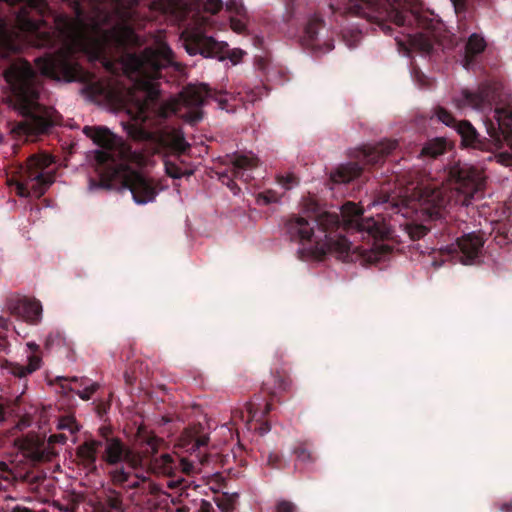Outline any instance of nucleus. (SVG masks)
I'll list each match as a JSON object with an SVG mask.
<instances>
[{"label": "nucleus", "mask_w": 512, "mask_h": 512, "mask_svg": "<svg viewBox=\"0 0 512 512\" xmlns=\"http://www.w3.org/2000/svg\"><path fill=\"white\" fill-rule=\"evenodd\" d=\"M133 30L123 23H114L113 16L99 8L89 15L84 3L76 9L73 20H59L57 41L61 46L53 56L38 58L36 67L45 76L58 81L72 82L82 79V69L75 54L85 52L91 60L98 59L108 45H124L133 41Z\"/></svg>", "instance_id": "1"}, {"label": "nucleus", "mask_w": 512, "mask_h": 512, "mask_svg": "<svg viewBox=\"0 0 512 512\" xmlns=\"http://www.w3.org/2000/svg\"><path fill=\"white\" fill-rule=\"evenodd\" d=\"M362 211L351 202L339 210L305 211V215L289 221L288 231L292 237L311 244V252L316 255L335 254L344 261H353L362 251L351 240L341 234L332 236V230L342 225L345 229L367 233L373 238L383 237L387 232L385 224L374 218H362Z\"/></svg>", "instance_id": "3"}, {"label": "nucleus", "mask_w": 512, "mask_h": 512, "mask_svg": "<svg viewBox=\"0 0 512 512\" xmlns=\"http://www.w3.org/2000/svg\"><path fill=\"white\" fill-rule=\"evenodd\" d=\"M441 264H442V263L437 264L436 262H432V265H434V266H441Z\"/></svg>", "instance_id": "64"}, {"label": "nucleus", "mask_w": 512, "mask_h": 512, "mask_svg": "<svg viewBox=\"0 0 512 512\" xmlns=\"http://www.w3.org/2000/svg\"><path fill=\"white\" fill-rule=\"evenodd\" d=\"M397 146V142L393 140H387L385 142L379 143L377 146L373 148H369L368 150H363V158L367 163L376 164L380 161L382 156L388 155L391 153Z\"/></svg>", "instance_id": "24"}, {"label": "nucleus", "mask_w": 512, "mask_h": 512, "mask_svg": "<svg viewBox=\"0 0 512 512\" xmlns=\"http://www.w3.org/2000/svg\"><path fill=\"white\" fill-rule=\"evenodd\" d=\"M233 164L235 168V177H244L242 170L255 167L257 164V158L252 153L239 154L234 156Z\"/></svg>", "instance_id": "30"}, {"label": "nucleus", "mask_w": 512, "mask_h": 512, "mask_svg": "<svg viewBox=\"0 0 512 512\" xmlns=\"http://www.w3.org/2000/svg\"><path fill=\"white\" fill-rule=\"evenodd\" d=\"M77 386L78 388L76 389L75 394H77L84 401L90 400L93 394L100 387L98 383L91 382L89 378L84 386H79V384H77Z\"/></svg>", "instance_id": "36"}, {"label": "nucleus", "mask_w": 512, "mask_h": 512, "mask_svg": "<svg viewBox=\"0 0 512 512\" xmlns=\"http://www.w3.org/2000/svg\"><path fill=\"white\" fill-rule=\"evenodd\" d=\"M88 381L87 377H65V376H56L54 379L49 380L50 385H57L59 387V393L63 398H69L71 393H75L76 389L71 385L72 383L79 384V386H84Z\"/></svg>", "instance_id": "23"}, {"label": "nucleus", "mask_w": 512, "mask_h": 512, "mask_svg": "<svg viewBox=\"0 0 512 512\" xmlns=\"http://www.w3.org/2000/svg\"><path fill=\"white\" fill-rule=\"evenodd\" d=\"M67 441V436L63 433L52 434L49 437V443L52 444H65Z\"/></svg>", "instance_id": "47"}, {"label": "nucleus", "mask_w": 512, "mask_h": 512, "mask_svg": "<svg viewBox=\"0 0 512 512\" xmlns=\"http://www.w3.org/2000/svg\"><path fill=\"white\" fill-rule=\"evenodd\" d=\"M333 49V45L331 43L327 44L326 51H330Z\"/></svg>", "instance_id": "61"}, {"label": "nucleus", "mask_w": 512, "mask_h": 512, "mask_svg": "<svg viewBox=\"0 0 512 512\" xmlns=\"http://www.w3.org/2000/svg\"><path fill=\"white\" fill-rule=\"evenodd\" d=\"M53 158L49 155L33 156L28 160L24 179L16 183L17 194L21 197L42 196L55 178L49 166Z\"/></svg>", "instance_id": "8"}, {"label": "nucleus", "mask_w": 512, "mask_h": 512, "mask_svg": "<svg viewBox=\"0 0 512 512\" xmlns=\"http://www.w3.org/2000/svg\"><path fill=\"white\" fill-rule=\"evenodd\" d=\"M202 22L197 27L191 28L186 31L187 39L185 49L191 56L201 54L205 58L220 57L227 47L226 42L218 41L212 36L205 34L202 26L206 23L207 19L202 17Z\"/></svg>", "instance_id": "10"}, {"label": "nucleus", "mask_w": 512, "mask_h": 512, "mask_svg": "<svg viewBox=\"0 0 512 512\" xmlns=\"http://www.w3.org/2000/svg\"><path fill=\"white\" fill-rule=\"evenodd\" d=\"M230 24H231V28H232L235 32H237V33H241L242 31H244V30H245V26H246V25H245V23H244L242 20H240V19H234V18H232V19L230 20Z\"/></svg>", "instance_id": "48"}, {"label": "nucleus", "mask_w": 512, "mask_h": 512, "mask_svg": "<svg viewBox=\"0 0 512 512\" xmlns=\"http://www.w3.org/2000/svg\"><path fill=\"white\" fill-rule=\"evenodd\" d=\"M272 409V404L270 402H267L265 405L264 410L259 414L256 410L253 409V404H249L247 411H248V424L249 429L253 428L255 431H257L260 435H264L268 433L271 429L270 424L267 421H264L263 418L270 413Z\"/></svg>", "instance_id": "21"}, {"label": "nucleus", "mask_w": 512, "mask_h": 512, "mask_svg": "<svg viewBox=\"0 0 512 512\" xmlns=\"http://www.w3.org/2000/svg\"><path fill=\"white\" fill-rule=\"evenodd\" d=\"M408 42L412 48L418 49L424 53H429L432 50V42L423 34L409 35Z\"/></svg>", "instance_id": "33"}, {"label": "nucleus", "mask_w": 512, "mask_h": 512, "mask_svg": "<svg viewBox=\"0 0 512 512\" xmlns=\"http://www.w3.org/2000/svg\"><path fill=\"white\" fill-rule=\"evenodd\" d=\"M180 442L181 446L187 450L200 451L208 445L209 436L201 423H195L185 428L180 437Z\"/></svg>", "instance_id": "16"}, {"label": "nucleus", "mask_w": 512, "mask_h": 512, "mask_svg": "<svg viewBox=\"0 0 512 512\" xmlns=\"http://www.w3.org/2000/svg\"><path fill=\"white\" fill-rule=\"evenodd\" d=\"M405 230L411 239H420L427 233V228L422 224H406Z\"/></svg>", "instance_id": "38"}, {"label": "nucleus", "mask_w": 512, "mask_h": 512, "mask_svg": "<svg viewBox=\"0 0 512 512\" xmlns=\"http://www.w3.org/2000/svg\"><path fill=\"white\" fill-rule=\"evenodd\" d=\"M9 309L33 323L38 322L42 316V305L37 300L21 299L16 306L10 303Z\"/></svg>", "instance_id": "20"}, {"label": "nucleus", "mask_w": 512, "mask_h": 512, "mask_svg": "<svg viewBox=\"0 0 512 512\" xmlns=\"http://www.w3.org/2000/svg\"><path fill=\"white\" fill-rule=\"evenodd\" d=\"M163 439L157 437L146 425H139L134 435V445L140 449L143 459L142 466H148L150 471L157 475L171 476L175 469V460L164 453L157 457Z\"/></svg>", "instance_id": "7"}, {"label": "nucleus", "mask_w": 512, "mask_h": 512, "mask_svg": "<svg viewBox=\"0 0 512 512\" xmlns=\"http://www.w3.org/2000/svg\"><path fill=\"white\" fill-rule=\"evenodd\" d=\"M197 512H216V510L209 501L202 499Z\"/></svg>", "instance_id": "49"}, {"label": "nucleus", "mask_w": 512, "mask_h": 512, "mask_svg": "<svg viewBox=\"0 0 512 512\" xmlns=\"http://www.w3.org/2000/svg\"><path fill=\"white\" fill-rule=\"evenodd\" d=\"M450 201L446 194V189L417 187L409 196H404L401 204L384 201L385 209H391L394 214H401L402 217H408L410 210L415 213L426 214L429 218L441 216V209Z\"/></svg>", "instance_id": "6"}, {"label": "nucleus", "mask_w": 512, "mask_h": 512, "mask_svg": "<svg viewBox=\"0 0 512 512\" xmlns=\"http://www.w3.org/2000/svg\"><path fill=\"white\" fill-rule=\"evenodd\" d=\"M243 55V52L242 51H233L232 53V56H231V61L233 62V64H237L238 61L240 60V58L242 57Z\"/></svg>", "instance_id": "51"}, {"label": "nucleus", "mask_w": 512, "mask_h": 512, "mask_svg": "<svg viewBox=\"0 0 512 512\" xmlns=\"http://www.w3.org/2000/svg\"><path fill=\"white\" fill-rule=\"evenodd\" d=\"M14 37L15 38L20 37V33L19 32L8 33L4 29L0 31L1 42H2V44L4 46V48L9 50V51H16V50L21 48V43L20 42H16L14 40Z\"/></svg>", "instance_id": "35"}, {"label": "nucleus", "mask_w": 512, "mask_h": 512, "mask_svg": "<svg viewBox=\"0 0 512 512\" xmlns=\"http://www.w3.org/2000/svg\"><path fill=\"white\" fill-rule=\"evenodd\" d=\"M486 47V42L484 38L478 34H472L466 45L465 58L463 60V67L465 69H469L471 66V61L469 57L471 55H476L484 51Z\"/></svg>", "instance_id": "26"}, {"label": "nucleus", "mask_w": 512, "mask_h": 512, "mask_svg": "<svg viewBox=\"0 0 512 512\" xmlns=\"http://www.w3.org/2000/svg\"><path fill=\"white\" fill-rule=\"evenodd\" d=\"M41 361L39 354H30L27 364L10 363V371L14 376L22 378L38 370Z\"/></svg>", "instance_id": "25"}, {"label": "nucleus", "mask_w": 512, "mask_h": 512, "mask_svg": "<svg viewBox=\"0 0 512 512\" xmlns=\"http://www.w3.org/2000/svg\"><path fill=\"white\" fill-rule=\"evenodd\" d=\"M5 408L2 404H0V422H3L5 420ZM9 484L8 477H2L0 478V493L4 492L6 490V486Z\"/></svg>", "instance_id": "46"}, {"label": "nucleus", "mask_w": 512, "mask_h": 512, "mask_svg": "<svg viewBox=\"0 0 512 512\" xmlns=\"http://www.w3.org/2000/svg\"><path fill=\"white\" fill-rule=\"evenodd\" d=\"M5 79L19 102L20 111L36 117L40 106V83L30 64L24 60L14 62L5 72Z\"/></svg>", "instance_id": "5"}, {"label": "nucleus", "mask_w": 512, "mask_h": 512, "mask_svg": "<svg viewBox=\"0 0 512 512\" xmlns=\"http://www.w3.org/2000/svg\"><path fill=\"white\" fill-rule=\"evenodd\" d=\"M111 482L114 486L129 490L140 488L145 484V479L137 474L127 471L125 468H115L109 473Z\"/></svg>", "instance_id": "19"}, {"label": "nucleus", "mask_w": 512, "mask_h": 512, "mask_svg": "<svg viewBox=\"0 0 512 512\" xmlns=\"http://www.w3.org/2000/svg\"><path fill=\"white\" fill-rule=\"evenodd\" d=\"M0 326H1L2 328H7V326H8V322H7V320H6V319H4V318H2V317H0Z\"/></svg>", "instance_id": "57"}, {"label": "nucleus", "mask_w": 512, "mask_h": 512, "mask_svg": "<svg viewBox=\"0 0 512 512\" xmlns=\"http://www.w3.org/2000/svg\"><path fill=\"white\" fill-rule=\"evenodd\" d=\"M161 141L179 152H184L189 146L182 132L175 129L169 131L166 135H162Z\"/></svg>", "instance_id": "29"}, {"label": "nucleus", "mask_w": 512, "mask_h": 512, "mask_svg": "<svg viewBox=\"0 0 512 512\" xmlns=\"http://www.w3.org/2000/svg\"><path fill=\"white\" fill-rule=\"evenodd\" d=\"M383 30L386 32V31L390 30V28H389V27H387V26H384V27H383Z\"/></svg>", "instance_id": "63"}, {"label": "nucleus", "mask_w": 512, "mask_h": 512, "mask_svg": "<svg viewBox=\"0 0 512 512\" xmlns=\"http://www.w3.org/2000/svg\"><path fill=\"white\" fill-rule=\"evenodd\" d=\"M98 434L100 436V439H96V442L100 443L99 446L102 447L103 442L106 441V439L110 438H117V436L113 435V431L110 427L102 426L98 429Z\"/></svg>", "instance_id": "42"}, {"label": "nucleus", "mask_w": 512, "mask_h": 512, "mask_svg": "<svg viewBox=\"0 0 512 512\" xmlns=\"http://www.w3.org/2000/svg\"><path fill=\"white\" fill-rule=\"evenodd\" d=\"M91 512H125L122 493L112 488L104 489L91 504Z\"/></svg>", "instance_id": "15"}, {"label": "nucleus", "mask_w": 512, "mask_h": 512, "mask_svg": "<svg viewBox=\"0 0 512 512\" xmlns=\"http://www.w3.org/2000/svg\"><path fill=\"white\" fill-rule=\"evenodd\" d=\"M203 8L205 11L215 14L222 8V3L220 0H205Z\"/></svg>", "instance_id": "44"}, {"label": "nucleus", "mask_w": 512, "mask_h": 512, "mask_svg": "<svg viewBox=\"0 0 512 512\" xmlns=\"http://www.w3.org/2000/svg\"><path fill=\"white\" fill-rule=\"evenodd\" d=\"M96 439H89L76 448V456L83 467L89 472L97 471V454L101 446Z\"/></svg>", "instance_id": "17"}, {"label": "nucleus", "mask_w": 512, "mask_h": 512, "mask_svg": "<svg viewBox=\"0 0 512 512\" xmlns=\"http://www.w3.org/2000/svg\"><path fill=\"white\" fill-rule=\"evenodd\" d=\"M278 182L285 190H289L298 184V180L293 174H287L286 176L280 177Z\"/></svg>", "instance_id": "40"}, {"label": "nucleus", "mask_w": 512, "mask_h": 512, "mask_svg": "<svg viewBox=\"0 0 512 512\" xmlns=\"http://www.w3.org/2000/svg\"><path fill=\"white\" fill-rule=\"evenodd\" d=\"M166 171H167V173H168L172 178H179V177H180V175H179V174L174 173V172H171V171H170V169H169V167H168L167 165H166Z\"/></svg>", "instance_id": "56"}, {"label": "nucleus", "mask_w": 512, "mask_h": 512, "mask_svg": "<svg viewBox=\"0 0 512 512\" xmlns=\"http://www.w3.org/2000/svg\"><path fill=\"white\" fill-rule=\"evenodd\" d=\"M101 460L109 466L126 463L132 469L142 467L143 459L139 451L128 447L121 438H110L103 442Z\"/></svg>", "instance_id": "12"}, {"label": "nucleus", "mask_w": 512, "mask_h": 512, "mask_svg": "<svg viewBox=\"0 0 512 512\" xmlns=\"http://www.w3.org/2000/svg\"><path fill=\"white\" fill-rule=\"evenodd\" d=\"M33 458H34V459H36V460H41V459L43 458V454H42V453L37 452V453H35V454L33 455Z\"/></svg>", "instance_id": "59"}, {"label": "nucleus", "mask_w": 512, "mask_h": 512, "mask_svg": "<svg viewBox=\"0 0 512 512\" xmlns=\"http://www.w3.org/2000/svg\"><path fill=\"white\" fill-rule=\"evenodd\" d=\"M189 511H190V509H189V507H188V506H186V505H183V506L178 507V508L176 509V512H189Z\"/></svg>", "instance_id": "55"}, {"label": "nucleus", "mask_w": 512, "mask_h": 512, "mask_svg": "<svg viewBox=\"0 0 512 512\" xmlns=\"http://www.w3.org/2000/svg\"><path fill=\"white\" fill-rule=\"evenodd\" d=\"M456 182L453 186L455 191V203L468 207L472 204V199L483 197V188L485 185V176L478 168L463 164L452 170Z\"/></svg>", "instance_id": "9"}, {"label": "nucleus", "mask_w": 512, "mask_h": 512, "mask_svg": "<svg viewBox=\"0 0 512 512\" xmlns=\"http://www.w3.org/2000/svg\"><path fill=\"white\" fill-rule=\"evenodd\" d=\"M293 454L296 456V460L304 464H312L316 461V457L310 447V443L300 442L294 449Z\"/></svg>", "instance_id": "31"}, {"label": "nucleus", "mask_w": 512, "mask_h": 512, "mask_svg": "<svg viewBox=\"0 0 512 512\" xmlns=\"http://www.w3.org/2000/svg\"><path fill=\"white\" fill-rule=\"evenodd\" d=\"M56 339L58 341L61 340L60 336L59 335H56L54 337L50 336L48 339H47V343H46V348L51 350V349H54L55 347L53 346L52 342L53 340Z\"/></svg>", "instance_id": "52"}, {"label": "nucleus", "mask_w": 512, "mask_h": 512, "mask_svg": "<svg viewBox=\"0 0 512 512\" xmlns=\"http://www.w3.org/2000/svg\"><path fill=\"white\" fill-rule=\"evenodd\" d=\"M27 346H28L30 349L37 348L36 344H34V343H27Z\"/></svg>", "instance_id": "60"}, {"label": "nucleus", "mask_w": 512, "mask_h": 512, "mask_svg": "<svg viewBox=\"0 0 512 512\" xmlns=\"http://www.w3.org/2000/svg\"><path fill=\"white\" fill-rule=\"evenodd\" d=\"M482 246V237L475 232H471L457 239L456 243H453L450 246H446L445 248H441L440 251H445L448 254L460 251L463 254L461 261L463 264L467 265L474 263Z\"/></svg>", "instance_id": "13"}, {"label": "nucleus", "mask_w": 512, "mask_h": 512, "mask_svg": "<svg viewBox=\"0 0 512 512\" xmlns=\"http://www.w3.org/2000/svg\"><path fill=\"white\" fill-rule=\"evenodd\" d=\"M498 508L501 512H512V500L499 505Z\"/></svg>", "instance_id": "50"}, {"label": "nucleus", "mask_w": 512, "mask_h": 512, "mask_svg": "<svg viewBox=\"0 0 512 512\" xmlns=\"http://www.w3.org/2000/svg\"><path fill=\"white\" fill-rule=\"evenodd\" d=\"M83 133L99 147L95 151L96 160L107 163L106 179L99 184L90 183L89 189L94 190L102 187L106 189L129 190L133 200L138 205H145L153 202L157 196L154 185L141 173L133 170L130 166L118 161L130 158L138 166L144 167L148 164L147 156L130 149L107 128L99 126H85Z\"/></svg>", "instance_id": "4"}, {"label": "nucleus", "mask_w": 512, "mask_h": 512, "mask_svg": "<svg viewBox=\"0 0 512 512\" xmlns=\"http://www.w3.org/2000/svg\"><path fill=\"white\" fill-rule=\"evenodd\" d=\"M379 204H380L379 202L373 201L371 204H369V206H377Z\"/></svg>", "instance_id": "62"}, {"label": "nucleus", "mask_w": 512, "mask_h": 512, "mask_svg": "<svg viewBox=\"0 0 512 512\" xmlns=\"http://www.w3.org/2000/svg\"><path fill=\"white\" fill-rule=\"evenodd\" d=\"M237 498V494L229 495L227 493H224L221 496L217 497L215 499V502L219 510H221V512H233L235 509Z\"/></svg>", "instance_id": "34"}, {"label": "nucleus", "mask_w": 512, "mask_h": 512, "mask_svg": "<svg viewBox=\"0 0 512 512\" xmlns=\"http://www.w3.org/2000/svg\"><path fill=\"white\" fill-rule=\"evenodd\" d=\"M360 167L356 163H348L337 169L331 178L335 183H346L360 174Z\"/></svg>", "instance_id": "27"}, {"label": "nucleus", "mask_w": 512, "mask_h": 512, "mask_svg": "<svg viewBox=\"0 0 512 512\" xmlns=\"http://www.w3.org/2000/svg\"><path fill=\"white\" fill-rule=\"evenodd\" d=\"M290 386V379L285 371L276 370L271 373L270 379L262 384L263 392L275 396L278 391H286Z\"/></svg>", "instance_id": "22"}, {"label": "nucleus", "mask_w": 512, "mask_h": 512, "mask_svg": "<svg viewBox=\"0 0 512 512\" xmlns=\"http://www.w3.org/2000/svg\"><path fill=\"white\" fill-rule=\"evenodd\" d=\"M57 428L60 430H68L72 434L79 431V426L76 422V419L71 415L61 417L59 419Z\"/></svg>", "instance_id": "37"}, {"label": "nucleus", "mask_w": 512, "mask_h": 512, "mask_svg": "<svg viewBox=\"0 0 512 512\" xmlns=\"http://www.w3.org/2000/svg\"><path fill=\"white\" fill-rule=\"evenodd\" d=\"M8 469V466L5 462H0V470L5 472Z\"/></svg>", "instance_id": "58"}, {"label": "nucleus", "mask_w": 512, "mask_h": 512, "mask_svg": "<svg viewBox=\"0 0 512 512\" xmlns=\"http://www.w3.org/2000/svg\"><path fill=\"white\" fill-rule=\"evenodd\" d=\"M486 123L487 132L500 147H507L508 150L499 155V158L508 156L512 158V110L507 107L496 108L492 117Z\"/></svg>", "instance_id": "11"}, {"label": "nucleus", "mask_w": 512, "mask_h": 512, "mask_svg": "<svg viewBox=\"0 0 512 512\" xmlns=\"http://www.w3.org/2000/svg\"><path fill=\"white\" fill-rule=\"evenodd\" d=\"M182 466L184 472H186L187 474L192 472L193 465L191 463L187 462L186 460H182Z\"/></svg>", "instance_id": "53"}, {"label": "nucleus", "mask_w": 512, "mask_h": 512, "mask_svg": "<svg viewBox=\"0 0 512 512\" xmlns=\"http://www.w3.org/2000/svg\"><path fill=\"white\" fill-rule=\"evenodd\" d=\"M457 131L461 136L462 143L465 146L477 147L478 134L474 127L466 121H461L457 124Z\"/></svg>", "instance_id": "28"}, {"label": "nucleus", "mask_w": 512, "mask_h": 512, "mask_svg": "<svg viewBox=\"0 0 512 512\" xmlns=\"http://www.w3.org/2000/svg\"><path fill=\"white\" fill-rule=\"evenodd\" d=\"M437 119L446 126H453L455 124L454 118L447 111L439 109L436 112Z\"/></svg>", "instance_id": "43"}, {"label": "nucleus", "mask_w": 512, "mask_h": 512, "mask_svg": "<svg viewBox=\"0 0 512 512\" xmlns=\"http://www.w3.org/2000/svg\"><path fill=\"white\" fill-rule=\"evenodd\" d=\"M446 142L443 139L436 138L429 141L421 150V155L436 157L445 152Z\"/></svg>", "instance_id": "32"}, {"label": "nucleus", "mask_w": 512, "mask_h": 512, "mask_svg": "<svg viewBox=\"0 0 512 512\" xmlns=\"http://www.w3.org/2000/svg\"><path fill=\"white\" fill-rule=\"evenodd\" d=\"M266 466L271 469H283L285 463L282 455L277 452H269L266 456Z\"/></svg>", "instance_id": "39"}, {"label": "nucleus", "mask_w": 512, "mask_h": 512, "mask_svg": "<svg viewBox=\"0 0 512 512\" xmlns=\"http://www.w3.org/2000/svg\"><path fill=\"white\" fill-rule=\"evenodd\" d=\"M171 49L164 41H157L154 46L145 48L139 54H128L123 59L125 70L135 82V89L131 93V103L127 112L135 124L129 127L128 133L137 140H147L152 135L143 127H138V122H145L152 112L166 118L178 113L181 107L192 110L189 120L196 122L202 119L200 107L205 103L209 95L207 85H189L180 94L178 100H171L157 105L155 103L159 93L158 82L160 70L173 64Z\"/></svg>", "instance_id": "2"}, {"label": "nucleus", "mask_w": 512, "mask_h": 512, "mask_svg": "<svg viewBox=\"0 0 512 512\" xmlns=\"http://www.w3.org/2000/svg\"><path fill=\"white\" fill-rule=\"evenodd\" d=\"M453 105L460 112L467 109H472L481 113L488 110L491 111V102L486 90H482L477 93L462 90L460 94L453 99Z\"/></svg>", "instance_id": "14"}, {"label": "nucleus", "mask_w": 512, "mask_h": 512, "mask_svg": "<svg viewBox=\"0 0 512 512\" xmlns=\"http://www.w3.org/2000/svg\"><path fill=\"white\" fill-rule=\"evenodd\" d=\"M124 377H125V381L127 384H129V385L133 384L134 378L128 372L124 373Z\"/></svg>", "instance_id": "54"}, {"label": "nucleus", "mask_w": 512, "mask_h": 512, "mask_svg": "<svg viewBox=\"0 0 512 512\" xmlns=\"http://www.w3.org/2000/svg\"><path fill=\"white\" fill-rule=\"evenodd\" d=\"M142 489L145 492L141 500L143 509L147 512H166V498L158 487L149 483L147 487L143 486Z\"/></svg>", "instance_id": "18"}, {"label": "nucleus", "mask_w": 512, "mask_h": 512, "mask_svg": "<svg viewBox=\"0 0 512 512\" xmlns=\"http://www.w3.org/2000/svg\"><path fill=\"white\" fill-rule=\"evenodd\" d=\"M275 509L276 512H297L296 505L288 500L278 501Z\"/></svg>", "instance_id": "41"}, {"label": "nucleus", "mask_w": 512, "mask_h": 512, "mask_svg": "<svg viewBox=\"0 0 512 512\" xmlns=\"http://www.w3.org/2000/svg\"><path fill=\"white\" fill-rule=\"evenodd\" d=\"M17 504L14 498L6 496L0 504V512H13Z\"/></svg>", "instance_id": "45"}]
</instances>
